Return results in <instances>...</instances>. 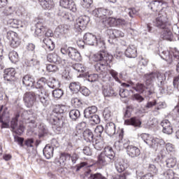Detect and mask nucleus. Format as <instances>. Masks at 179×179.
Masks as SVG:
<instances>
[{"label":"nucleus","instance_id":"f257e3e1","mask_svg":"<svg viewBox=\"0 0 179 179\" xmlns=\"http://www.w3.org/2000/svg\"><path fill=\"white\" fill-rule=\"evenodd\" d=\"M94 61L98 62L94 65L96 72L103 76H107V66L113 61V55L106 51H99L94 55Z\"/></svg>","mask_w":179,"mask_h":179},{"label":"nucleus","instance_id":"f03ea898","mask_svg":"<svg viewBox=\"0 0 179 179\" xmlns=\"http://www.w3.org/2000/svg\"><path fill=\"white\" fill-rule=\"evenodd\" d=\"M171 75V71H166L164 74L160 73L159 72H152L150 73H146L145 75V83L148 87L146 89H149V86L156 80L159 87H163L164 86V83H166V78H170Z\"/></svg>","mask_w":179,"mask_h":179},{"label":"nucleus","instance_id":"7ed1b4c3","mask_svg":"<svg viewBox=\"0 0 179 179\" xmlns=\"http://www.w3.org/2000/svg\"><path fill=\"white\" fill-rule=\"evenodd\" d=\"M115 162V152L111 147H106L104 151L98 156V163L101 166H107Z\"/></svg>","mask_w":179,"mask_h":179},{"label":"nucleus","instance_id":"20e7f679","mask_svg":"<svg viewBox=\"0 0 179 179\" xmlns=\"http://www.w3.org/2000/svg\"><path fill=\"white\" fill-rule=\"evenodd\" d=\"M45 86H47V78L44 77L40 78L35 85L36 89L38 90V93H36V96H38L41 103L45 106H48V95L45 92Z\"/></svg>","mask_w":179,"mask_h":179},{"label":"nucleus","instance_id":"39448f33","mask_svg":"<svg viewBox=\"0 0 179 179\" xmlns=\"http://www.w3.org/2000/svg\"><path fill=\"white\" fill-rule=\"evenodd\" d=\"M122 145L124 149H126L128 156L131 157V159H135V157H139V156H141V150L135 145H129V141L128 140L124 141L123 143L121 142V141H116L115 143V146L116 148L117 146H119V149H121Z\"/></svg>","mask_w":179,"mask_h":179},{"label":"nucleus","instance_id":"423d86ee","mask_svg":"<svg viewBox=\"0 0 179 179\" xmlns=\"http://www.w3.org/2000/svg\"><path fill=\"white\" fill-rule=\"evenodd\" d=\"M153 24L155 27H157V29H160L161 30L173 25L171 21H170L167 17V13L163 10L159 12L158 17H156Z\"/></svg>","mask_w":179,"mask_h":179},{"label":"nucleus","instance_id":"0eeeda50","mask_svg":"<svg viewBox=\"0 0 179 179\" xmlns=\"http://www.w3.org/2000/svg\"><path fill=\"white\" fill-rule=\"evenodd\" d=\"M61 52L63 55H68L73 61H80L82 57L76 48L68 46H64L61 48Z\"/></svg>","mask_w":179,"mask_h":179},{"label":"nucleus","instance_id":"6e6552de","mask_svg":"<svg viewBox=\"0 0 179 179\" xmlns=\"http://www.w3.org/2000/svg\"><path fill=\"white\" fill-rule=\"evenodd\" d=\"M92 15L103 22L113 15V10L104 8H96L92 11Z\"/></svg>","mask_w":179,"mask_h":179},{"label":"nucleus","instance_id":"1a4fd4ad","mask_svg":"<svg viewBox=\"0 0 179 179\" xmlns=\"http://www.w3.org/2000/svg\"><path fill=\"white\" fill-rule=\"evenodd\" d=\"M90 22V18L86 15H81L78 19L76 20L74 23V28L76 31H80L81 30H85L86 26Z\"/></svg>","mask_w":179,"mask_h":179},{"label":"nucleus","instance_id":"9d476101","mask_svg":"<svg viewBox=\"0 0 179 179\" xmlns=\"http://www.w3.org/2000/svg\"><path fill=\"white\" fill-rule=\"evenodd\" d=\"M6 38L13 48H17V46L20 45V41L17 38V33L13 31H8L6 34Z\"/></svg>","mask_w":179,"mask_h":179},{"label":"nucleus","instance_id":"9b49d317","mask_svg":"<svg viewBox=\"0 0 179 179\" xmlns=\"http://www.w3.org/2000/svg\"><path fill=\"white\" fill-rule=\"evenodd\" d=\"M6 38L13 48H17V46L20 45V41L17 38V33L13 31H8L6 34Z\"/></svg>","mask_w":179,"mask_h":179},{"label":"nucleus","instance_id":"f8f14e48","mask_svg":"<svg viewBox=\"0 0 179 179\" xmlns=\"http://www.w3.org/2000/svg\"><path fill=\"white\" fill-rule=\"evenodd\" d=\"M50 122L52 124H53V131L56 134H59L62 129V127H64V124H65V117H57L55 118L52 117V120H50Z\"/></svg>","mask_w":179,"mask_h":179},{"label":"nucleus","instance_id":"ddd939ff","mask_svg":"<svg viewBox=\"0 0 179 179\" xmlns=\"http://www.w3.org/2000/svg\"><path fill=\"white\" fill-rule=\"evenodd\" d=\"M37 94L34 92H26L24 94L23 100L26 107H33L34 106V103H36Z\"/></svg>","mask_w":179,"mask_h":179},{"label":"nucleus","instance_id":"4468645a","mask_svg":"<svg viewBox=\"0 0 179 179\" xmlns=\"http://www.w3.org/2000/svg\"><path fill=\"white\" fill-rule=\"evenodd\" d=\"M66 111V106L64 105H55L52 109V113L50 114V120H52V117L55 118L62 117V114Z\"/></svg>","mask_w":179,"mask_h":179},{"label":"nucleus","instance_id":"2eb2a0df","mask_svg":"<svg viewBox=\"0 0 179 179\" xmlns=\"http://www.w3.org/2000/svg\"><path fill=\"white\" fill-rule=\"evenodd\" d=\"M60 6L64 9H69L72 12H76V5L73 0H60Z\"/></svg>","mask_w":179,"mask_h":179},{"label":"nucleus","instance_id":"dca6fc26","mask_svg":"<svg viewBox=\"0 0 179 179\" xmlns=\"http://www.w3.org/2000/svg\"><path fill=\"white\" fill-rule=\"evenodd\" d=\"M162 30L161 38H163V40H166L167 41H171L173 40V25L167 27Z\"/></svg>","mask_w":179,"mask_h":179},{"label":"nucleus","instance_id":"f3484780","mask_svg":"<svg viewBox=\"0 0 179 179\" xmlns=\"http://www.w3.org/2000/svg\"><path fill=\"white\" fill-rule=\"evenodd\" d=\"M15 75H16V71L14 68L6 69L3 74L4 80L13 82L15 80Z\"/></svg>","mask_w":179,"mask_h":179},{"label":"nucleus","instance_id":"a211bd4d","mask_svg":"<svg viewBox=\"0 0 179 179\" xmlns=\"http://www.w3.org/2000/svg\"><path fill=\"white\" fill-rule=\"evenodd\" d=\"M84 42H82L83 44H87L88 45H94L97 40V36L92 33H86L84 36Z\"/></svg>","mask_w":179,"mask_h":179},{"label":"nucleus","instance_id":"6ab92c4d","mask_svg":"<svg viewBox=\"0 0 179 179\" xmlns=\"http://www.w3.org/2000/svg\"><path fill=\"white\" fill-rule=\"evenodd\" d=\"M162 127V132L166 135H171L173 134V126L169 120H164L161 122Z\"/></svg>","mask_w":179,"mask_h":179},{"label":"nucleus","instance_id":"aec40b11","mask_svg":"<svg viewBox=\"0 0 179 179\" xmlns=\"http://www.w3.org/2000/svg\"><path fill=\"white\" fill-rule=\"evenodd\" d=\"M57 13L59 16H60V17H62V19H64V20H69L70 22H72V20H73V17H72V15L66 12V10L64 8V7L59 8Z\"/></svg>","mask_w":179,"mask_h":179},{"label":"nucleus","instance_id":"412c9836","mask_svg":"<svg viewBox=\"0 0 179 179\" xmlns=\"http://www.w3.org/2000/svg\"><path fill=\"white\" fill-rule=\"evenodd\" d=\"M164 145H166V142L162 138H152L151 144H150V146L153 149H155V150H157V149H162V148H164Z\"/></svg>","mask_w":179,"mask_h":179},{"label":"nucleus","instance_id":"4be33fe9","mask_svg":"<svg viewBox=\"0 0 179 179\" xmlns=\"http://www.w3.org/2000/svg\"><path fill=\"white\" fill-rule=\"evenodd\" d=\"M59 163L60 166H71V154L64 152L60 155Z\"/></svg>","mask_w":179,"mask_h":179},{"label":"nucleus","instance_id":"5701e85b","mask_svg":"<svg viewBox=\"0 0 179 179\" xmlns=\"http://www.w3.org/2000/svg\"><path fill=\"white\" fill-rule=\"evenodd\" d=\"M163 1L154 0L150 3L149 7L152 12H159V10H162V9H163Z\"/></svg>","mask_w":179,"mask_h":179},{"label":"nucleus","instance_id":"b1692460","mask_svg":"<svg viewBox=\"0 0 179 179\" xmlns=\"http://www.w3.org/2000/svg\"><path fill=\"white\" fill-rule=\"evenodd\" d=\"M124 55L127 58H136L138 57L136 47L134 45H129L124 52Z\"/></svg>","mask_w":179,"mask_h":179},{"label":"nucleus","instance_id":"393cba45","mask_svg":"<svg viewBox=\"0 0 179 179\" xmlns=\"http://www.w3.org/2000/svg\"><path fill=\"white\" fill-rule=\"evenodd\" d=\"M124 125H131V127H134L135 128H141L142 125V122L139 118L136 117H131L130 119H127L124 120Z\"/></svg>","mask_w":179,"mask_h":179},{"label":"nucleus","instance_id":"a878e982","mask_svg":"<svg viewBox=\"0 0 179 179\" xmlns=\"http://www.w3.org/2000/svg\"><path fill=\"white\" fill-rule=\"evenodd\" d=\"M106 34L110 38H117L118 37H124V33L118 29H108L106 30Z\"/></svg>","mask_w":179,"mask_h":179},{"label":"nucleus","instance_id":"bb28decb","mask_svg":"<svg viewBox=\"0 0 179 179\" xmlns=\"http://www.w3.org/2000/svg\"><path fill=\"white\" fill-rule=\"evenodd\" d=\"M173 58L174 59H176V61H178L177 65H176V71L179 73V51L177 49V48H175L172 50ZM179 80V75L177 77H175L173 78V83L176 85L177 82Z\"/></svg>","mask_w":179,"mask_h":179},{"label":"nucleus","instance_id":"cd10ccee","mask_svg":"<svg viewBox=\"0 0 179 179\" xmlns=\"http://www.w3.org/2000/svg\"><path fill=\"white\" fill-rule=\"evenodd\" d=\"M85 178L87 179H107L106 176H103L101 173H92V171H88L84 174Z\"/></svg>","mask_w":179,"mask_h":179},{"label":"nucleus","instance_id":"c85d7f7f","mask_svg":"<svg viewBox=\"0 0 179 179\" xmlns=\"http://www.w3.org/2000/svg\"><path fill=\"white\" fill-rule=\"evenodd\" d=\"M115 166L118 173H122L126 169H128V164L125 162V159H120L115 162Z\"/></svg>","mask_w":179,"mask_h":179},{"label":"nucleus","instance_id":"c756f323","mask_svg":"<svg viewBox=\"0 0 179 179\" xmlns=\"http://www.w3.org/2000/svg\"><path fill=\"white\" fill-rule=\"evenodd\" d=\"M22 85L27 89H31L34 86V79L29 75L24 76L22 78Z\"/></svg>","mask_w":179,"mask_h":179},{"label":"nucleus","instance_id":"7c9ffc66","mask_svg":"<svg viewBox=\"0 0 179 179\" xmlns=\"http://www.w3.org/2000/svg\"><path fill=\"white\" fill-rule=\"evenodd\" d=\"M42 41L44 44L43 47H45V49L48 51H52L54 48H55V44H54V42L52 40H51V38L48 37L43 38Z\"/></svg>","mask_w":179,"mask_h":179},{"label":"nucleus","instance_id":"2f4dec72","mask_svg":"<svg viewBox=\"0 0 179 179\" xmlns=\"http://www.w3.org/2000/svg\"><path fill=\"white\" fill-rule=\"evenodd\" d=\"M97 113V107L95 106H90L85 109L84 117L85 118H90Z\"/></svg>","mask_w":179,"mask_h":179},{"label":"nucleus","instance_id":"473e14b6","mask_svg":"<svg viewBox=\"0 0 179 179\" xmlns=\"http://www.w3.org/2000/svg\"><path fill=\"white\" fill-rule=\"evenodd\" d=\"M103 27H117V19L114 17H107L105 20L102 21Z\"/></svg>","mask_w":179,"mask_h":179},{"label":"nucleus","instance_id":"72a5a7b5","mask_svg":"<svg viewBox=\"0 0 179 179\" xmlns=\"http://www.w3.org/2000/svg\"><path fill=\"white\" fill-rule=\"evenodd\" d=\"M105 132L108 136H113V135H115V124L113 122L107 123L105 127Z\"/></svg>","mask_w":179,"mask_h":179},{"label":"nucleus","instance_id":"f704fd0d","mask_svg":"<svg viewBox=\"0 0 179 179\" xmlns=\"http://www.w3.org/2000/svg\"><path fill=\"white\" fill-rule=\"evenodd\" d=\"M43 155L46 159H51L54 156V147L48 144L43 148Z\"/></svg>","mask_w":179,"mask_h":179},{"label":"nucleus","instance_id":"c9c22d12","mask_svg":"<svg viewBox=\"0 0 179 179\" xmlns=\"http://www.w3.org/2000/svg\"><path fill=\"white\" fill-rule=\"evenodd\" d=\"M47 61L53 64H60L61 57L57 53H50L47 55Z\"/></svg>","mask_w":179,"mask_h":179},{"label":"nucleus","instance_id":"e433bc0d","mask_svg":"<svg viewBox=\"0 0 179 179\" xmlns=\"http://www.w3.org/2000/svg\"><path fill=\"white\" fill-rule=\"evenodd\" d=\"M38 2H39L40 5L42 6L43 9H48L50 10V9H52V8H54V1L52 0H38Z\"/></svg>","mask_w":179,"mask_h":179},{"label":"nucleus","instance_id":"4c0bfd02","mask_svg":"<svg viewBox=\"0 0 179 179\" xmlns=\"http://www.w3.org/2000/svg\"><path fill=\"white\" fill-rule=\"evenodd\" d=\"M83 138L86 142H93V138H94V135H93V131L92 130L87 129L83 132Z\"/></svg>","mask_w":179,"mask_h":179},{"label":"nucleus","instance_id":"58836bf2","mask_svg":"<svg viewBox=\"0 0 179 179\" xmlns=\"http://www.w3.org/2000/svg\"><path fill=\"white\" fill-rule=\"evenodd\" d=\"M8 24L10 25V27H13V29H19L20 27H23L22 21L16 19H10L8 21Z\"/></svg>","mask_w":179,"mask_h":179},{"label":"nucleus","instance_id":"ea45409f","mask_svg":"<svg viewBox=\"0 0 179 179\" xmlns=\"http://www.w3.org/2000/svg\"><path fill=\"white\" fill-rule=\"evenodd\" d=\"M95 44L98 48H100L102 50L100 51H106V42H104V39L101 38V36H98L96 38V41Z\"/></svg>","mask_w":179,"mask_h":179},{"label":"nucleus","instance_id":"a19ab883","mask_svg":"<svg viewBox=\"0 0 179 179\" xmlns=\"http://www.w3.org/2000/svg\"><path fill=\"white\" fill-rule=\"evenodd\" d=\"M68 31H69V27L66 24L59 25L55 29V33L58 34H66Z\"/></svg>","mask_w":179,"mask_h":179},{"label":"nucleus","instance_id":"79ce46f5","mask_svg":"<svg viewBox=\"0 0 179 179\" xmlns=\"http://www.w3.org/2000/svg\"><path fill=\"white\" fill-rule=\"evenodd\" d=\"M166 167L169 169H174L177 166V158L171 157L166 160Z\"/></svg>","mask_w":179,"mask_h":179},{"label":"nucleus","instance_id":"37998d69","mask_svg":"<svg viewBox=\"0 0 179 179\" xmlns=\"http://www.w3.org/2000/svg\"><path fill=\"white\" fill-rule=\"evenodd\" d=\"M46 30L45 27L41 22H37L36 24L35 34L36 36H41L42 33H44Z\"/></svg>","mask_w":179,"mask_h":179},{"label":"nucleus","instance_id":"c03bdc74","mask_svg":"<svg viewBox=\"0 0 179 179\" xmlns=\"http://www.w3.org/2000/svg\"><path fill=\"white\" fill-rule=\"evenodd\" d=\"M69 117L73 121H76L78 118H80V111L78 109H73L69 112Z\"/></svg>","mask_w":179,"mask_h":179},{"label":"nucleus","instance_id":"a18cd8bd","mask_svg":"<svg viewBox=\"0 0 179 179\" xmlns=\"http://www.w3.org/2000/svg\"><path fill=\"white\" fill-rule=\"evenodd\" d=\"M162 176H163L165 179H173L174 178V171L172 169H167L162 172Z\"/></svg>","mask_w":179,"mask_h":179},{"label":"nucleus","instance_id":"49530a36","mask_svg":"<svg viewBox=\"0 0 179 179\" xmlns=\"http://www.w3.org/2000/svg\"><path fill=\"white\" fill-rule=\"evenodd\" d=\"M58 85H59V82L54 78H49V80H47V86L50 87V89L58 87Z\"/></svg>","mask_w":179,"mask_h":179},{"label":"nucleus","instance_id":"de8ad7c7","mask_svg":"<svg viewBox=\"0 0 179 179\" xmlns=\"http://www.w3.org/2000/svg\"><path fill=\"white\" fill-rule=\"evenodd\" d=\"M69 89L71 92H73L74 93H78V92H79L81 89L80 83L79 82L71 83L69 85Z\"/></svg>","mask_w":179,"mask_h":179},{"label":"nucleus","instance_id":"09e8293b","mask_svg":"<svg viewBox=\"0 0 179 179\" xmlns=\"http://www.w3.org/2000/svg\"><path fill=\"white\" fill-rule=\"evenodd\" d=\"M162 55H160V57L162 59H164L167 62L171 63L173 62V55L170 54L169 51H163Z\"/></svg>","mask_w":179,"mask_h":179},{"label":"nucleus","instance_id":"8fccbe9b","mask_svg":"<svg viewBox=\"0 0 179 179\" xmlns=\"http://www.w3.org/2000/svg\"><path fill=\"white\" fill-rule=\"evenodd\" d=\"M8 58L10 61L13 62V64H16V62L19 61V55L16 52V51H11L8 55Z\"/></svg>","mask_w":179,"mask_h":179},{"label":"nucleus","instance_id":"3c124183","mask_svg":"<svg viewBox=\"0 0 179 179\" xmlns=\"http://www.w3.org/2000/svg\"><path fill=\"white\" fill-rule=\"evenodd\" d=\"M19 117H20V115H19V113H17L15 116L12 119L10 122V127L12 131H15V129L17 128V121L19 120Z\"/></svg>","mask_w":179,"mask_h":179},{"label":"nucleus","instance_id":"603ef678","mask_svg":"<svg viewBox=\"0 0 179 179\" xmlns=\"http://www.w3.org/2000/svg\"><path fill=\"white\" fill-rule=\"evenodd\" d=\"M103 93L105 97H113L115 94V92L112 88H103Z\"/></svg>","mask_w":179,"mask_h":179},{"label":"nucleus","instance_id":"864d4df0","mask_svg":"<svg viewBox=\"0 0 179 179\" xmlns=\"http://www.w3.org/2000/svg\"><path fill=\"white\" fill-rule=\"evenodd\" d=\"M140 136H141V139H143V141H144V142L147 145L150 146V145L152 144V138H150V136L148 134H141Z\"/></svg>","mask_w":179,"mask_h":179},{"label":"nucleus","instance_id":"5fc2aeb1","mask_svg":"<svg viewBox=\"0 0 179 179\" xmlns=\"http://www.w3.org/2000/svg\"><path fill=\"white\" fill-rule=\"evenodd\" d=\"M72 68L74 69V71H76V72H85L86 71V69L83 66V65L79 63L73 64Z\"/></svg>","mask_w":179,"mask_h":179},{"label":"nucleus","instance_id":"6e6d98bb","mask_svg":"<svg viewBox=\"0 0 179 179\" xmlns=\"http://www.w3.org/2000/svg\"><path fill=\"white\" fill-rule=\"evenodd\" d=\"M90 119V122L92 125L100 124V117L98 115H93Z\"/></svg>","mask_w":179,"mask_h":179},{"label":"nucleus","instance_id":"4d7b16f0","mask_svg":"<svg viewBox=\"0 0 179 179\" xmlns=\"http://www.w3.org/2000/svg\"><path fill=\"white\" fill-rule=\"evenodd\" d=\"M71 104L75 108H80V107H82V101L78 98H72Z\"/></svg>","mask_w":179,"mask_h":179},{"label":"nucleus","instance_id":"13d9d810","mask_svg":"<svg viewBox=\"0 0 179 179\" xmlns=\"http://www.w3.org/2000/svg\"><path fill=\"white\" fill-rule=\"evenodd\" d=\"M52 96L55 99H61L64 96V91L61 89L55 90L52 92Z\"/></svg>","mask_w":179,"mask_h":179},{"label":"nucleus","instance_id":"bf43d9fd","mask_svg":"<svg viewBox=\"0 0 179 179\" xmlns=\"http://www.w3.org/2000/svg\"><path fill=\"white\" fill-rule=\"evenodd\" d=\"M28 64L29 66H37L40 65V61L37 59L36 56H34L30 60H29Z\"/></svg>","mask_w":179,"mask_h":179},{"label":"nucleus","instance_id":"052dcab7","mask_svg":"<svg viewBox=\"0 0 179 179\" xmlns=\"http://www.w3.org/2000/svg\"><path fill=\"white\" fill-rule=\"evenodd\" d=\"M110 75H111L112 78L115 80V82H118V83H121L120 78H118V72L113 69H110L109 71Z\"/></svg>","mask_w":179,"mask_h":179},{"label":"nucleus","instance_id":"680f3d73","mask_svg":"<svg viewBox=\"0 0 179 179\" xmlns=\"http://www.w3.org/2000/svg\"><path fill=\"white\" fill-rule=\"evenodd\" d=\"M24 145L27 148H32V149H34V138H27L24 141Z\"/></svg>","mask_w":179,"mask_h":179},{"label":"nucleus","instance_id":"e2e57ef3","mask_svg":"<svg viewBox=\"0 0 179 179\" xmlns=\"http://www.w3.org/2000/svg\"><path fill=\"white\" fill-rule=\"evenodd\" d=\"M103 115L106 120V121H108L111 120V111L108 108H105L103 113Z\"/></svg>","mask_w":179,"mask_h":179},{"label":"nucleus","instance_id":"0e129e2a","mask_svg":"<svg viewBox=\"0 0 179 179\" xmlns=\"http://www.w3.org/2000/svg\"><path fill=\"white\" fill-rule=\"evenodd\" d=\"M94 132L98 136L101 138V134L104 132V127L102 125H99L95 128Z\"/></svg>","mask_w":179,"mask_h":179},{"label":"nucleus","instance_id":"69168bd1","mask_svg":"<svg viewBox=\"0 0 179 179\" xmlns=\"http://www.w3.org/2000/svg\"><path fill=\"white\" fill-rule=\"evenodd\" d=\"M131 173L126 171L125 173H120L116 177H117L119 179H131Z\"/></svg>","mask_w":179,"mask_h":179},{"label":"nucleus","instance_id":"338daca9","mask_svg":"<svg viewBox=\"0 0 179 179\" xmlns=\"http://www.w3.org/2000/svg\"><path fill=\"white\" fill-rule=\"evenodd\" d=\"M46 69L48 72H57L58 71V66L55 64H48Z\"/></svg>","mask_w":179,"mask_h":179},{"label":"nucleus","instance_id":"774afa93","mask_svg":"<svg viewBox=\"0 0 179 179\" xmlns=\"http://www.w3.org/2000/svg\"><path fill=\"white\" fill-rule=\"evenodd\" d=\"M13 132H15L17 135H22V134L24 132V126H23V124H20L18 128L17 127Z\"/></svg>","mask_w":179,"mask_h":179}]
</instances>
